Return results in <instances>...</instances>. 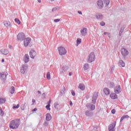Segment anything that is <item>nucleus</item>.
<instances>
[{
	"label": "nucleus",
	"instance_id": "obj_1",
	"mask_svg": "<svg viewBox=\"0 0 131 131\" xmlns=\"http://www.w3.org/2000/svg\"><path fill=\"white\" fill-rule=\"evenodd\" d=\"M19 125H20V119H15L14 120H12L9 124L10 128L11 129H16L19 127Z\"/></svg>",
	"mask_w": 131,
	"mask_h": 131
},
{
	"label": "nucleus",
	"instance_id": "obj_2",
	"mask_svg": "<svg viewBox=\"0 0 131 131\" xmlns=\"http://www.w3.org/2000/svg\"><path fill=\"white\" fill-rule=\"evenodd\" d=\"M98 8L101 10L104 8V4L105 5V7L109 6L110 4V0H98L97 2Z\"/></svg>",
	"mask_w": 131,
	"mask_h": 131
},
{
	"label": "nucleus",
	"instance_id": "obj_3",
	"mask_svg": "<svg viewBox=\"0 0 131 131\" xmlns=\"http://www.w3.org/2000/svg\"><path fill=\"white\" fill-rule=\"evenodd\" d=\"M96 59V55L95 53L91 52L87 58V62L88 63H92Z\"/></svg>",
	"mask_w": 131,
	"mask_h": 131
},
{
	"label": "nucleus",
	"instance_id": "obj_4",
	"mask_svg": "<svg viewBox=\"0 0 131 131\" xmlns=\"http://www.w3.org/2000/svg\"><path fill=\"white\" fill-rule=\"evenodd\" d=\"M26 38L25 36V34L24 33L21 32L18 34L17 35V40H19L20 41H23L24 39Z\"/></svg>",
	"mask_w": 131,
	"mask_h": 131
},
{
	"label": "nucleus",
	"instance_id": "obj_5",
	"mask_svg": "<svg viewBox=\"0 0 131 131\" xmlns=\"http://www.w3.org/2000/svg\"><path fill=\"white\" fill-rule=\"evenodd\" d=\"M58 51L59 53V55L61 56H63V55H66L67 53V50L64 48L63 47H60L58 48Z\"/></svg>",
	"mask_w": 131,
	"mask_h": 131
},
{
	"label": "nucleus",
	"instance_id": "obj_6",
	"mask_svg": "<svg viewBox=\"0 0 131 131\" xmlns=\"http://www.w3.org/2000/svg\"><path fill=\"white\" fill-rule=\"evenodd\" d=\"M27 69H28V66L27 64H23L22 67L20 70V72L22 74H25L27 72Z\"/></svg>",
	"mask_w": 131,
	"mask_h": 131
},
{
	"label": "nucleus",
	"instance_id": "obj_7",
	"mask_svg": "<svg viewBox=\"0 0 131 131\" xmlns=\"http://www.w3.org/2000/svg\"><path fill=\"white\" fill-rule=\"evenodd\" d=\"M121 53L123 57H126V56L128 55V51H127V50L124 48L121 49Z\"/></svg>",
	"mask_w": 131,
	"mask_h": 131
},
{
	"label": "nucleus",
	"instance_id": "obj_8",
	"mask_svg": "<svg viewBox=\"0 0 131 131\" xmlns=\"http://www.w3.org/2000/svg\"><path fill=\"white\" fill-rule=\"evenodd\" d=\"M98 96H99V93L98 92L94 93V94L93 95V97H92V103H93V104H96V102L97 101V99H98Z\"/></svg>",
	"mask_w": 131,
	"mask_h": 131
},
{
	"label": "nucleus",
	"instance_id": "obj_9",
	"mask_svg": "<svg viewBox=\"0 0 131 131\" xmlns=\"http://www.w3.org/2000/svg\"><path fill=\"white\" fill-rule=\"evenodd\" d=\"M115 126H116V121L108 126L109 131H115Z\"/></svg>",
	"mask_w": 131,
	"mask_h": 131
},
{
	"label": "nucleus",
	"instance_id": "obj_10",
	"mask_svg": "<svg viewBox=\"0 0 131 131\" xmlns=\"http://www.w3.org/2000/svg\"><path fill=\"white\" fill-rule=\"evenodd\" d=\"M30 41H31V39L30 38H26L24 40V45L25 47H28V45L30 43Z\"/></svg>",
	"mask_w": 131,
	"mask_h": 131
},
{
	"label": "nucleus",
	"instance_id": "obj_11",
	"mask_svg": "<svg viewBox=\"0 0 131 131\" xmlns=\"http://www.w3.org/2000/svg\"><path fill=\"white\" fill-rule=\"evenodd\" d=\"M114 92L115 94H120L121 92V88H120V85H118V86L115 87Z\"/></svg>",
	"mask_w": 131,
	"mask_h": 131
},
{
	"label": "nucleus",
	"instance_id": "obj_12",
	"mask_svg": "<svg viewBox=\"0 0 131 131\" xmlns=\"http://www.w3.org/2000/svg\"><path fill=\"white\" fill-rule=\"evenodd\" d=\"M36 56V52H35V51L33 50H31L30 51V58H32V59H34Z\"/></svg>",
	"mask_w": 131,
	"mask_h": 131
},
{
	"label": "nucleus",
	"instance_id": "obj_13",
	"mask_svg": "<svg viewBox=\"0 0 131 131\" xmlns=\"http://www.w3.org/2000/svg\"><path fill=\"white\" fill-rule=\"evenodd\" d=\"M85 114L88 117H91L93 115V113L91 110H88L85 112Z\"/></svg>",
	"mask_w": 131,
	"mask_h": 131
},
{
	"label": "nucleus",
	"instance_id": "obj_14",
	"mask_svg": "<svg viewBox=\"0 0 131 131\" xmlns=\"http://www.w3.org/2000/svg\"><path fill=\"white\" fill-rule=\"evenodd\" d=\"M80 32L82 36H85V35H86V28H83L81 30Z\"/></svg>",
	"mask_w": 131,
	"mask_h": 131
},
{
	"label": "nucleus",
	"instance_id": "obj_15",
	"mask_svg": "<svg viewBox=\"0 0 131 131\" xmlns=\"http://www.w3.org/2000/svg\"><path fill=\"white\" fill-rule=\"evenodd\" d=\"M110 98L111 99H112V100H116V99H118V97L117 96V95L115 93L111 94Z\"/></svg>",
	"mask_w": 131,
	"mask_h": 131
},
{
	"label": "nucleus",
	"instance_id": "obj_16",
	"mask_svg": "<svg viewBox=\"0 0 131 131\" xmlns=\"http://www.w3.org/2000/svg\"><path fill=\"white\" fill-rule=\"evenodd\" d=\"M24 61L25 63H28L29 62V55L28 54H25L24 57Z\"/></svg>",
	"mask_w": 131,
	"mask_h": 131
},
{
	"label": "nucleus",
	"instance_id": "obj_17",
	"mask_svg": "<svg viewBox=\"0 0 131 131\" xmlns=\"http://www.w3.org/2000/svg\"><path fill=\"white\" fill-rule=\"evenodd\" d=\"M46 119L47 120V121H50L52 119V116H51V114L50 113H47L46 115Z\"/></svg>",
	"mask_w": 131,
	"mask_h": 131
},
{
	"label": "nucleus",
	"instance_id": "obj_18",
	"mask_svg": "<svg viewBox=\"0 0 131 131\" xmlns=\"http://www.w3.org/2000/svg\"><path fill=\"white\" fill-rule=\"evenodd\" d=\"M103 91L105 95H106V96H108V95H110V90L108 89V88H104Z\"/></svg>",
	"mask_w": 131,
	"mask_h": 131
},
{
	"label": "nucleus",
	"instance_id": "obj_19",
	"mask_svg": "<svg viewBox=\"0 0 131 131\" xmlns=\"http://www.w3.org/2000/svg\"><path fill=\"white\" fill-rule=\"evenodd\" d=\"M1 52L3 55H8V54H9V51L7 49H1Z\"/></svg>",
	"mask_w": 131,
	"mask_h": 131
},
{
	"label": "nucleus",
	"instance_id": "obj_20",
	"mask_svg": "<svg viewBox=\"0 0 131 131\" xmlns=\"http://www.w3.org/2000/svg\"><path fill=\"white\" fill-rule=\"evenodd\" d=\"M119 66L120 67H124L125 66V63L123 62V60L120 59L119 62Z\"/></svg>",
	"mask_w": 131,
	"mask_h": 131
},
{
	"label": "nucleus",
	"instance_id": "obj_21",
	"mask_svg": "<svg viewBox=\"0 0 131 131\" xmlns=\"http://www.w3.org/2000/svg\"><path fill=\"white\" fill-rule=\"evenodd\" d=\"M115 86V83H114V82H110V83H108V88H110V89H113V88H114Z\"/></svg>",
	"mask_w": 131,
	"mask_h": 131
},
{
	"label": "nucleus",
	"instance_id": "obj_22",
	"mask_svg": "<svg viewBox=\"0 0 131 131\" xmlns=\"http://www.w3.org/2000/svg\"><path fill=\"white\" fill-rule=\"evenodd\" d=\"M79 89L81 90V91H84L85 90V86L83 84L80 83L79 85Z\"/></svg>",
	"mask_w": 131,
	"mask_h": 131
},
{
	"label": "nucleus",
	"instance_id": "obj_23",
	"mask_svg": "<svg viewBox=\"0 0 131 131\" xmlns=\"http://www.w3.org/2000/svg\"><path fill=\"white\" fill-rule=\"evenodd\" d=\"M1 79L2 80H3L4 81H5V80H6V79H7V74H2L1 75Z\"/></svg>",
	"mask_w": 131,
	"mask_h": 131
},
{
	"label": "nucleus",
	"instance_id": "obj_24",
	"mask_svg": "<svg viewBox=\"0 0 131 131\" xmlns=\"http://www.w3.org/2000/svg\"><path fill=\"white\" fill-rule=\"evenodd\" d=\"M5 26L6 27H11V23L10 21H4V22Z\"/></svg>",
	"mask_w": 131,
	"mask_h": 131
},
{
	"label": "nucleus",
	"instance_id": "obj_25",
	"mask_svg": "<svg viewBox=\"0 0 131 131\" xmlns=\"http://www.w3.org/2000/svg\"><path fill=\"white\" fill-rule=\"evenodd\" d=\"M125 28V26H123L121 27V30L119 32V36H121V34L122 33V32H123V31L124 30Z\"/></svg>",
	"mask_w": 131,
	"mask_h": 131
},
{
	"label": "nucleus",
	"instance_id": "obj_26",
	"mask_svg": "<svg viewBox=\"0 0 131 131\" xmlns=\"http://www.w3.org/2000/svg\"><path fill=\"white\" fill-rule=\"evenodd\" d=\"M96 17L97 19H102L103 18V15H102V13H97L96 14Z\"/></svg>",
	"mask_w": 131,
	"mask_h": 131
},
{
	"label": "nucleus",
	"instance_id": "obj_27",
	"mask_svg": "<svg viewBox=\"0 0 131 131\" xmlns=\"http://www.w3.org/2000/svg\"><path fill=\"white\" fill-rule=\"evenodd\" d=\"M27 106V103L25 102L24 104H22L21 105V110H25V108H26Z\"/></svg>",
	"mask_w": 131,
	"mask_h": 131
},
{
	"label": "nucleus",
	"instance_id": "obj_28",
	"mask_svg": "<svg viewBox=\"0 0 131 131\" xmlns=\"http://www.w3.org/2000/svg\"><path fill=\"white\" fill-rule=\"evenodd\" d=\"M10 93L12 94H14L15 93V87L11 86L10 89Z\"/></svg>",
	"mask_w": 131,
	"mask_h": 131
},
{
	"label": "nucleus",
	"instance_id": "obj_29",
	"mask_svg": "<svg viewBox=\"0 0 131 131\" xmlns=\"http://www.w3.org/2000/svg\"><path fill=\"white\" fill-rule=\"evenodd\" d=\"M89 67H90V65L89 64V63H85L83 66V69L84 70H88Z\"/></svg>",
	"mask_w": 131,
	"mask_h": 131
},
{
	"label": "nucleus",
	"instance_id": "obj_30",
	"mask_svg": "<svg viewBox=\"0 0 131 131\" xmlns=\"http://www.w3.org/2000/svg\"><path fill=\"white\" fill-rule=\"evenodd\" d=\"M129 117V116H128V115H124L120 119V122H121V121H123L124 119H125V118H128Z\"/></svg>",
	"mask_w": 131,
	"mask_h": 131
},
{
	"label": "nucleus",
	"instance_id": "obj_31",
	"mask_svg": "<svg viewBox=\"0 0 131 131\" xmlns=\"http://www.w3.org/2000/svg\"><path fill=\"white\" fill-rule=\"evenodd\" d=\"M6 99L5 98H0V104H5Z\"/></svg>",
	"mask_w": 131,
	"mask_h": 131
},
{
	"label": "nucleus",
	"instance_id": "obj_32",
	"mask_svg": "<svg viewBox=\"0 0 131 131\" xmlns=\"http://www.w3.org/2000/svg\"><path fill=\"white\" fill-rule=\"evenodd\" d=\"M54 108L56 109V110H58L59 109V104L58 103H54Z\"/></svg>",
	"mask_w": 131,
	"mask_h": 131
},
{
	"label": "nucleus",
	"instance_id": "obj_33",
	"mask_svg": "<svg viewBox=\"0 0 131 131\" xmlns=\"http://www.w3.org/2000/svg\"><path fill=\"white\" fill-rule=\"evenodd\" d=\"M66 92V88L65 87H63L62 90L60 91V94H65Z\"/></svg>",
	"mask_w": 131,
	"mask_h": 131
},
{
	"label": "nucleus",
	"instance_id": "obj_34",
	"mask_svg": "<svg viewBox=\"0 0 131 131\" xmlns=\"http://www.w3.org/2000/svg\"><path fill=\"white\" fill-rule=\"evenodd\" d=\"M20 107V105L19 104H14L13 106V109H18Z\"/></svg>",
	"mask_w": 131,
	"mask_h": 131
},
{
	"label": "nucleus",
	"instance_id": "obj_35",
	"mask_svg": "<svg viewBox=\"0 0 131 131\" xmlns=\"http://www.w3.org/2000/svg\"><path fill=\"white\" fill-rule=\"evenodd\" d=\"M60 74H64L65 72H66V71H65L62 68L60 70Z\"/></svg>",
	"mask_w": 131,
	"mask_h": 131
},
{
	"label": "nucleus",
	"instance_id": "obj_36",
	"mask_svg": "<svg viewBox=\"0 0 131 131\" xmlns=\"http://www.w3.org/2000/svg\"><path fill=\"white\" fill-rule=\"evenodd\" d=\"M47 78L48 80L51 79V74H50V72L47 73Z\"/></svg>",
	"mask_w": 131,
	"mask_h": 131
},
{
	"label": "nucleus",
	"instance_id": "obj_37",
	"mask_svg": "<svg viewBox=\"0 0 131 131\" xmlns=\"http://www.w3.org/2000/svg\"><path fill=\"white\" fill-rule=\"evenodd\" d=\"M15 21L17 23V24H21V22L20 21V20L18 18H15Z\"/></svg>",
	"mask_w": 131,
	"mask_h": 131
},
{
	"label": "nucleus",
	"instance_id": "obj_38",
	"mask_svg": "<svg viewBox=\"0 0 131 131\" xmlns=\"http://www.w3.org/2000/svg\"><path fill=\"white\" fill-rule=\"evenodd\" d=\"M43 125V126H48L49 125V122L48 121H45Z\"/></svg>",
	"mask_w": 131,
	"mask_h": 131
},
{
	"label": "nucleus",
	"instance_id": "obj_39",
	"mask_svg": "<svg viewBox=\"0 0 131 131\" xmlns=\"http://www.w3.org/2000/svg\"><path fill=\"white\" fill-rule=\"evenodd\" d=\"M50 107H51V104H48L46 105V108L47 110H49V111H50L51 108Z\"/></svg>",
	"mask_w": 131,
	"mask_h": 131
},
{
	"label": "nucleus",
	"instance_id": "obj_40",
	"mask_svg": "<svg viewBox=\"0 0 131 131\" xmlns=\"http://www.w3.org/2000/svg\"><path fill=\"white\" fill-rule=\"evenodd\" d=\"M4 111H3V109H2V107H0V115L1 116H4Z\"/></svg>",
	"mask_w": 131,
	"mask_h": 131
},
{
	"label": "nucleus",
	"instance_id": "obj_41",
	"mask_svg": "<svg viewBox=\"0 0 131 131\" xmlns=\"http://www.w3.org/2000/svg\"><path fill=\"white\" fill-rule=\"evenodd\" d=\"M95 108H96V106L94 104H91V106L90 107L91 110H92V111L95 110Z\"/></svg>",
	"mask_w": 131,
	"mask_h": 131
},
{
	"label": "nucleus",
	"instance_id": "obj_42",
	"mask_svg": "<svg viewBox=\"0 0 131 131\" xmlns=\"http://www.w3.org/2000/svg\"><path fill=\"white\" fill-rule=\"evenodd\" d=\"M80 43H81V39H77V45L78 46Z\"/></svg>",
	"mask_w": 131,
	"mask_h": 131
},
{
	"label": "nucleus",
	"instance_id": "obj_43",
	"mask_svg": "<svg viewBox=\"0 0 131 131\" xmlns=\"http://www.w3.org/2000/svg\"><path fill=\"white\" fill-rule=\"evenodd\" d=\"M57 10H59V7H54L52 9V12H56Z\"/></svg>",
	"mask_w": 131,
	"mask_h": 131
},
{
	"label": "nucleus",
	"instance_id": "obj_44",
	"mask_svg": "<svg viewBox=\"0 0 131 131\" xmlns=\"http://www.w3.org/2000/svg\"><path fill=\"white\" fill-rule=\"evenodd\" d=\"M91 106H92V103H88L86 104V107L87 108H88L89 109H90V108H91Z\"/></svg>",
	"mask_w": 131,
	"mask_h": 131
},
{
	"label": "nucleus",
	"instance_id": "obj_45",
	"mask_svg": "<svg viewBox=\"0 0 131 131\" xmlns=\"http://www.w3.org/2000/svg\"><path fill=\"white\" fill-rule=\"evenodd\" d=\"M62 69H63L65 71H67V70H68L69 68L68 67V66H65L64 67H62Z\"/></svg>",
	"mask_w": 131,
	"mask_h": 131
},
{
	"label": "nucleus",
	"instance_id": "obj_46",
	"mask_svg": "<svg viewBox=\"0 0 131 131\" xmlns=\"http://www.w3.org/2000/svg\"><path fill=\"white\" fill-rule=\"evenodd\" d=\"M71 92L72 96H75V92H74L73 90H71Z\"/></svg>",
	"mask_w": 131,
	"mask_h": 131
},
{
	"label": "nucleus",
	"instance_id": "obj_47",
	"mask_svg": "<svg viewBox=\"0 0 131 131\" xmlns=\"http://www.w3.org/2000/svg\"><path fill=\"white\" fill-rule=\"evenodd\" d=\"M100 25H101V26H105V22H104V21H101V22L100 23Z\"/></svg>",
	"mask_w": 131,
	"mask_h": 131
},
{
	"label": "nucleus",
	"instance_id": "obj_48",
	"mask_svg": "<svg viewBox=\"0 0 131 131\" xmlns=\"http://www.w3.org/2000/svg\"><path fill=\"white\" fill-rule=\"evenodd\" d=\"M54 22H55V23L60 22V19H59V18L55 19H54Z\"/></svg>",
	"mask_w": 131,
	"mask_h": 131
},
{
	"label": "nucleus",
	"instance_id": "obj_49",
	"mask_svg": "<svg viewBox=\"0 0 131 131\" xmlns=\"http://www.w3.org/2000/svg\"><path fill=\"white\" fill-rule=\"evenodd\" d=\"M51 103H52V99H50L48 102V105H51Z\"/></svg>",
	"mask_w": 131,
	"mask_h": 131
},
{
	"label": "nucleus",
	"instance_id": "obj_50",
	"mask_svg": "<svg viewBox=\"0 0 131 131\" xmlns=\"http://www.w3.org/2000/svg\"><path fill=\"white\" fill-rule=\"evenodd\" d=\"M111 112H112V114H115V109H113L111 111Z\"/></svg>",
	"mask_w": 131,
	"mask_h": 131
},
{
	"label": "nucleus",
	"instance_id": "obj_51",
	"mask_svg": "<svg viewBox=\"0 0 131 131\" xmlns=\"http://www.w3.org/2000/svg\"><path fill=\"white\" fill-rule=\"evenodd\" d=\"M37 110V108H34V109H33V110H32V112H34V111H36Z\"/></svg>",
	"mask_w": 131,
	"mask_h": 131
},
{
	"label": "nucleus",
	"instance_id": "obj_52",
	"mask_svg": "<svg viewBox=\"0 0 131 131\" xmlns=\"http://www.w3.org/2000/svg\"><path fill=\"white\" fill-rule=\"evenodd\" d=\"M78 14H79L80 15H82V12H81V11H78Z\"/></svg>",
	"mask_w": 131,
	"mask_h": 131
},
{
	"label": "nucleus",
	"instance_id": "obj_53",
	"mask_svg": "<svg viewBox=\"0 0 131 131\" xmlns=\"http://www.w3.org/2000/svg\"><path fill=\"white\" fill-rule=\"evenodd\" d=\"M72 74H73L72 72H70L69 74V76H72Z\"/></svg>",
	"mask_w": 131,
	"mask_h": 131
},
{
	"label": "nucleus",
	"instance_id": "obj_54",
	"mask_svg": "<svg viewBox=\"0 0 131 131\" xmlns=\"http://www.w3.org/2000/svg\"><path fill=\"white\" fill-rule=\"evenodd\" d=\"M95 128H96V129H98V126H94V129H95Z\"/></svg>",
	"mask_w": 131,
	"mask_h": 131
},
{
	"label": "nucleus",
	"instance_id": "obj_55",
	"mask_svg": "<svg viewBox=\"0 0 131 131\" xmlns=\"http://www.w3.org/2000/svg\"><path fill=\"white\" fill-rule=\"evenodd\" d=\"M70 106H72V105H73L72 101H70Z\"/></svg>",
	"mask_w": 131,
	"mask_h": 131
},
{
	"label": "nucleus",
	"instance_id": "obj_56",
	"mask_svg": "<svg viewBox=\"0 0 131 131\" xmlns=\"http://www.w3.org/2000/svg\"><path fill=\"white\" fill-rule=\"evenodd\" d=\"M107 34H108V33H107V32H105L104 33V35H107Z\"/></svg>",
	"mask_w": 131,
	"mask_h": 131
},
{
	"label": "nucleus",
	"instance_id": "obj_57",
	"mask_svg": "<svg viewBox=\"0 0 131 131\" xmlns=\"http://www.w3.org/2000/svg\"><path fill=\"white\" fill-rule=\"evenodd\" d=\"M8 47H9V49H12V46L9 45Z\"/></svg>",
	"mask_w": 131,
	"mask_h": 131
},
{
	"label": "nucleus",
	"instance_id": "obj_58",
	"mask_svg": "<svg viewBox=\"0 0 131 131\" xmlns=\"http://www.w3.org/2000/svg\"><path fill=\"white\" fill-rule=\"evenodd\" d=\"M32 102L33 103H35V100L32 99Z\"/></svg>",
	"mask_w": 131,
	"mask_h": 131
},
{
	"label": "nucleus",
	"instance_id": "obj_59",
	"mask_svg": "<svg viewBox=\"0 0 131 131\" xmlns=\"http://www.w3.org/2000/svg\"><path fill=\"white\" fill-rule=\"evenodd\" d=\"M2 62L3 63H4V62H5V59H2Z\"/></svg>",
	"mask_w": 131,
	"mask_h": 131
},
{
	"label": "nucleus",
	"instance_id": "obj_60",
	"mask_svg": "<svg viewBox=\"0 0 131 131\" xmlns=\"http://www.w3.org/2000/svg\"><path fill=\"white\" fill-rule=\"evenodd\" d=\"M37 93H38V94H41V92L40 91H37Z\"/></svg>",
	"mask_w": 131,
	"mask_h": 131
},
{
	"label": "nucleus",
	"instance_id": "obj_61",
	"mask_svg": "<svg viewBox=\"0 0 131 131\" xmlns=\"http://www.w3.org/2000/svg\"><path fill=\"white\" fill-rule=\"evenodd\" d=\"M37 1H38V3H41V0H37Z\"/></svg>",
	"mask_w": 131,
	"mask_h": 131
},
{
	"label": "nucleus",
	"instance_id": "obj_62",
	"mask_svg": "<svg viewBox=\"0 0 131 131\" xmlns=\"http://www.w3.org/2000/svg\"><path fill=\"white\" fill-rule=\"evenodd\" d=\"M3 74H2V73H1L0 72V76H2V75Z\"/></svg>",
	"mask_w": 131,
	"mask_h": 131
},
{
	"label": "nucleus",
	"instance_id": "obj_63",
	"mask_svg": "<svg viewBox=\"0 0 131 131\" xmlns=\"http://www.w3.org/2000/svg\"><path fill=\"white\" fill-rule=\"evenodd\" d=\"M111 70H113V67L111 68Z\"/></svg>",
	"mask_w": 131,
	"mask_h": 131
},
{
	"label": "nucleus",
	"instance_id": "obj_64",
	"mask_svg": "<svg viewBox=\"0 0 131 131\" xmlns=\"http://www.w3.org/2000/svg\"><path fill=\"white\" fill-rule=\"evenodd\" d=\"M43 95H45V93H43Z\"/></svg>",
	"mask_w": 131,
	"mask_h": 131
}]
</instances>
